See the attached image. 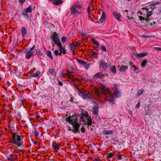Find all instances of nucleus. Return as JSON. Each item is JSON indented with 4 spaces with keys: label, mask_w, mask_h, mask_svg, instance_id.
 Returning a JSON list of instances; mask_svg holds the SVG:
<instances>
[{
    "label": "nucleus",
    "mask_w": 161,
    "mask_h": 161,
    "mask_svg": "<svg viewBox=\"0 0 161 161\" xmlns=\"http://www.w3.org/2000/svg\"><path fill=\"white\" fill-rule=\"evenodd\" d=\"M80 121L84 123L85 125H87L88 128L92 125V123L91 117L90 116L87 111L84 113L81 112L79 116Z\"/></svg>",
    "instance_id": "obj_1"
},
{
    "label": "nucleus",
    "mask_w": 161,
    "mask_h": 161,
    "mask_svg": "<svg viewBox=\"0 0 161 161\" xmlns=\"http://www.w3.org/2000/svg\"><path fill=\"white\" fill-rule=\"evenodd\" d=\"M12 134L13 135L12 143L14 146L17 147H20L23 146V136L18 135L15 133H12Z\"/></svg>",
    "instance_id": "obj_2"
},
{
    "label": "nucleus",
    "mask_w": 161,
    "mask_h": 161,
    "mask_svg": "<svg viewBox=\"0 0 161 161\" xmlns=\"http://www.w3.org/2000/svg\"><path fill=\"white\" fill-rule=\"evenodd\" d=\"M79 115L77 116L76 115H73L72 116H69L66 118V121L68 122L69 123L72 125H79L78 127H80V124L78 123V118H79Z\"/></svg>",
    "instance_id": "obj_3"
},
{
    "label": "nucleus",
    "mask_w": 161,
    "mask_h": 161,
    "mask_svg": "<svg viewBox=\"0 0 161 161\" xmlns=\"http://www.w3.org/2000/svg\"><path fill=\"white\" fill-rule=\"evenodd\" d=\"M35 48V45H34L31 48L27 49L25 50L24 53H25V57L26 59H30L32 56L34 55V50Z\"/></svg>",
    "instance_id": "obj_4"
},
{
    "label": "nucleus",
    "mask_w": 161,
    "mask_h": 161,
    "mask_svg": "<svg viewBox=\"0 0 161 161\" xmlns=\"http://www.w3.org/2000/svg\"><path fill=\"white\" fill-rule=\"evenodd\" d=\"M72 126L73 127V129H71L70 127L68 126H67L68 128L67 130L69 131H72L75 134L80 133V127H78L79 125L78 124L76 125H73Z\"/></svg>",
    "instance_id": "obj_5"
},
{
    "label": "nucleus",
    "mask_w": 161,
    "mask_h": 161,
    "mask_svg": "<svg viewBox=\"0 0 161 161\" xmlns=\"http://www.w3.org/2000/svg\"><path fill=\"white\" fill-rule=\"evenodd\" d=\"M51 39L54 42V44H56L57 43L60 42L58 35L56 32H54L53 33Z\"/></svg>",
    "instance_id": "obj_6"
},
{
    "label": "nucleus",
    "mask_w": 161,
    "mask_h": 161,
    "mask_svg": "<svg viewBox=\"0 0 161 161\" xmlns=\"http://www.w3.org/2000/svg\"><path fill=\"white\" fill-rule=\"evenodd\" d=\"M40 71L37 70L35 71H31L28 72L27 76L30 78L37 77L40 74Z\"/></svg>",
    "instance_id": "obj_7"
},
{
    "label": "nucleus",
    "mask_w": 161,
    "mask_h": 161,
    "mask_svg": "<svg viewBox=\"0 0 161 161\" xmlns=\"http://www.w3.org/2000/svg\"><path fill=\"white\" fill-rule=\"evenodd\" d=\"M92 21L95 23H102L104 22L105 19V14L104 11L102 12V14L101 16V18L99 19H97V21L96 22L93 19L91 18H90Z\"/></svg>",
    "instance_id": "obj_8"
},
{
    "label": "nucleus",
    "mask_w": 161,
    "mask_h": 161,
    "mask_svg": "<svg viewBox=\"0 0 161 161\" xmlns=\"http://www.w3.org/2000/svg\"><path fill=\"white\" fill-rule=\"evenodd\" d=\"M155 8H152L150 7L149 8H142V9H145L146 10V13H147V17H150L153 14V11Z\"/></svg>",
    "instance_id": "obj_9"
},
{
    "label": "nucleus",
    "mask_w": 161,
    "mask_h": 161,
    "mask_svg": "<svg viewBox=\"0 0 161 161\" xmlns=\"http://www.w3.org/2000/svg\"><path fill=\"white\" fill-rule=\"evenodd\" d=\"M107 64L105 61L101 62L99 65V68L103 70H106L108 66H107Z\"/></svg>",
    "instance_id": "obj_10"
},
{
    "label": "nucleus",
    "mask_w": 161,
    "mask_h": 161,
    "mask_svg": "<svg viewBox=\"0 0 161 161\" xmlns=\"http://www.w3.org/2000/svg\"><path fill=\"white\" fill-rule=\"evenodd\" d=\"M77 61L79 64L84 66L87 69H88L89 65L87 64L86 62L78 58H77Z\"/></svg>",
    "instance_id": "obj_11"
},
{
    "label": "nucleus",
    "mask_w": 161,
    "mask_h": 161,
    "mask_svg": "<svg viewBox=\"0 0 161 161\" xmlns=\"http://www.w3.org/2000/svg\"><path fill=\"white\" fill-rule=\"evenodd\" d=\"M55 69L53 68H49L48 72L47 73V75H48L50 78L52 77V75H55Z\"/></svg>",
    "instance_id": "obj_12"
},
{
    "label": "nucleus",
    "mask_w": 161,
    "mask_h": 161,
    "mask_svg": "<svg viewBox=\"0 0 161 161\" xmlns=\"http://www.w3.org/2000/svg\"><path fill=\"white\" fill-rule=\"evenodd\" d=\"M113 14L114 18L118 21H120L121 20V15L117 12L114 11L113 12Z\"/></svg>",
    "instance_id": "obj_13"
},
{
    "label": "nucleus",
    "mask_w": 161,
    "mask_h": 161,
    "mask_svg": "<svg viewBox=\"0 0 161 161\" xmlns=\"http://www.w3.org/2000/svg\"><path fill=\"white\" fill-rule=\"evenodd\" d=\"M21 15L22 16L24 17V18L26 20H28L30 19L28 13H26L23 10H22L21 12Z\"/></svg>",
    "instance_id": "obj_14"
},
{
    "label": "nucleus",
    "mask_w": 161,
    "mask_h": 161,
    "mask_svg": "<svg viewBox=\"0 0 161 161\" xmlns=\"http://www.w3.org/2000/svg\"><path fill=\"white\" fill-rule=\"evenodd\" d=\"M93 110L92 113L95 115H98L99 114V109L96 106L92 107Z\"/></svg>",
    "instance_id": "obj_15"
},
{
    "label": "nucleus",
    "mask_w": 161,
    "mask_h": 161,
    "mask_svg": "<svg viewBox=\"0 0 161 161\" xmlns=\"http://www.w3.org/2000/svg\"><path fill=\"white\" fill-rule=\"evenodd\" d=\"M114 93L116 97L118 98L121 97V92L120 91H119L118 90H114Z\"/></svg>",
    "instance_id": "obj_16"
},
{
    "label": "nucleus",
    "mask_w": 161,
    "mask_h": 161,
    "mask_svg": "<svg viewBox=\"0 0 161 161\" xmlns=\"http://www.w3.org/2000/svg\"><path fill=\"white\" fill-rule=\"evenodd\" d=\"M104 76V75L103 74L102 72L97 73L95 74L93 76V78L97 79V78H101L103 76Z\"/></svg>",
    "instance_id": "obj_17"
},
{
    "label": "nucleus",
    "mask_w": 161,
    "mask_h": 161,
    "mask_svg": "<svg viewBox=\"0 0 161 161\" xmlns=\"http://www.w3.org/2000/svg\"><path fill=\"white\" fill-rule=\"evenodd\" d=\"M81 97L83 99H88L89 100L92 99V97L89 96L87 94L84 92L82 95Z\"/></svg>",
    "instance_id": "obj_18"
},
{
    "label": "nucleus",
    "mask_w": 161,
    "mask_h": 161,
    "mask_svg": "<svg viewBox=\"0 0 161 161\" xmlns=\"http://www.w3.org/2000/svg\"><path fill=\"white\" fill-rule=\"evenodd\" d=\"M79 11L76 9V8L73 5L71 8V14H79Z\"/></svg>",
    "instance_id": "obj_19"
},
{
    "label": "nucleus",
    "mask_w": 161,
    "mask_h": 161,
    "mask_svg": "<svg viewBox=\"0 0 161 161\" xmlns=\"http://www.w3.org/2000/svg\"><path fill=\"white\" fill-rule=\"evenodd\" d=\"M102 132L104 135H108L110 134H112L114 133V130H103Z\"/></svg>",
    "instance_id": "obj_20"
},
{
    "label": "nucleus",
    "mask_w": 161,
    "mask_h": 161,
    "mask_svg": "<svg viewBox=\"0 0 161 161\" xmlns=\"http://www.w3.org/2000/svg\"><path fill=\"white\" fill-rule=\"evenodd\" d=\"M27 30L25 27H22L21 28V33L22 37L23 38L25 37L27 34Z\"/></svg>",
    "instance_id": "obj_21"
},
{
    "label": "nucleus",
    "mask_w": 161,
    "mask_h": 161,
    "mask_svg": "<svg viewBox=\"0 0 161 161\" xmlns=\"http://www.w3.org/2000/svg\"><path fill=\"white\" fill-rule=\"evenodd\" d=\"M148 53L147 52H146L143 53H138L136 56L137 58H140L147 56L148 55Z\"/></svg>",
    "instance_id": "obj_22"
},
{
    "label": "nucleus",
    "mask_w": 161,
    "mask_h": 161,
    "mask_svg": "<svg viewBox=\"0 0 161 161\" xmlns=\"http://www.w3.org/2000/svg\"><path fill=\"white\" fill-rule=\"evenodd\" d=\"M128 69V67L127 66L123 65L119 68V70L121 72H125Z\"/></svg>",
    "instance_id": "obj_23"
},
{
    "label": "nucleus",
    "mask_w": 161,
    "mask_h": 161,
    "mask_svg": "<svg viewBox=\"0 0 161 161\" xmlns=\"http://www.w3.org/2000/svg\"><path fill=\"white\" fill-rule=\"evenodd\" d=\"M148 63V60L147 59L146 60H144L143 62L141 63V67L142 68H145L146 67V65Z\"/></svg>",
    "instance_id": "obj_24"
},
{
    "label": "nucleus",
    "mask_w": 161,
    "mask_h": 161,
    "mask_svg": "<svg viewBox=\"0 0 161 161\" xmlns=\"http://www.w3.org/2000/svg\"><path fill=\"white\" fill-rule=\"evenodd\" d=\"M32 10L33 9L32 8L31 6L30 5L27 8L25 9L24 11L26 13H29L31 12L32 11Z\"/></svg>",
    "instance_id": "obj_25"
},
{
    "label": "nucleus",
    "mask_w": 161,
    "mask_h": 161,
    "mask_svg": "<svg viewBox=\"0 0 161 161\" xmlns=\"http://www.w3.org/2000/svg\"><path fill=\"white\" fill-rule=\"evenodd\" d=\"M109 69L114 74H115L116 73L115 67L114 66L110 67Z\"/></svg>",
    "instance_id": "obj_26"
},
{
    "label": "nucleus",
    "mask_w": 161,
    "mask_h": 161,
    "mask_svg": "<svg viewBox=\"0 0 161 161\" xmlns=\"http://www.w3.org/2000/svg\"><path fill=\"white\" fill-rule=\"evenodd\" d=\"M62 3V1L61 0H56L53 2V3L55 5H58Z\"/></svg>",
    "instance_id": "obj_27"
},
{
    "label": "nucleus",
    "mask_w": 161,
    "mask_h": 161,
    "mask_svg": "<svg viewBox=\"0 0 161 161\" xmlns=\"http://www.w3.org/2000/svg\"><path fill=\"white\" fill-rule=\"evenodd\" d=\"M46 55L51 59H53V58L52 55V52L50 51H46Z\"/></svg>",
    "instance_id": "obj_28"
},
{
    "label": "nucleus",
    "mask_w": 161,
    "mask_h": 161,
    "mask_svg": "<svg viewBox=\"0 0 161 161\" xmlns=\"http://www.w3.org/2000/svg\"><path fill=\"white\" fill-rule=\"evenodd\" d=\"M145 92V90L144 89H141L138 90L137 93V96L139 97L140 96L143 94V93Z\"/></svg>",
    "instance_id": "obj_29"
},
{
    "label": "nucleus",
    "mask_w": 161,
    "mask_h": 161,
    "mask_svg": "<svg viewBox=\"0 0 161 161\" xmlns=\"http://www.w3.org/2000/svg\"><path fill=\"white\" fill-rule=\"evenodd\" d=\"M113 85L114 88V90H118L119 88L120 87L121 84H116L114 83Z\"/></svg>",
    "instance_id": "obj_30"
},
{
    "label": "nucleus",
    "mask_w": 161,
    "mask_h": 161,
    "mask_svg": "<svg viewBox=\"0 0 161 161\" xmlns=\"http://www.w3.org/2000/svg\"><path fill=\"white\" fill-rule=\"evenodd\" d=\"M70 48L71 51L72 52H74V50L76 49V47L74 43L70 44Z\"/></svg>",
    "instance_id": "obj_31"
},
{
    "label": "nucleus",
    "mask_w": 161,
    "mask_h": 161,
    "mask_svg": "<svg viewBox=\"0 0 161 161\" xmlns=\"http://www.w3.org/2000/svg\"><path fill=\"white\" fill-rule=\"evenodd\" d=\"M60 145V144L59 143H57L56 144V146H55L54 145H53L52 146L53 147L54 149L56 150H57L59 149Z\"/></svg>",
    "instance_id": "obj_32"
},
{
    "label": "nucleus",
    "mask_w": 161,
    "mask_h": 161,
    "mask_svg": "<svg viewBox=\"0 0 161 161\" xmlns=\"http://www.w3.org/2000/svg\"><path fill=\"white\" fill-rule=\"evenodd\" d=\"M91 41L94 44L97 46L99 45V42L98 41H96L94 38H92L91 39Z\"/></svg>",
    "instance_id": "obj_33"
},
{
    "label": "nucleus",
    "mask_w": 161,
    "mask_h": 161,
    "mask_svg": "<svg viewBox=\"0 0 161 161\" xmlns=\"http://www.w3.org/2000/svg\"><path fill=\"white\" fill-rule=\"evenodd\" d=\"M56 45L59 47V51H62L63 48L62 46L61 43L59 42V43H57Z\"/></svg>",
    "instance_id": "obj_34"
},
{
    "label": "nucleus",
    "mask_w": 161,
    "mask_h": 161,
    "mask_svg": "<svg viewBox=\"0 0 161 161\" xmlns=\"http://www.w3.org/2000/svg\"><path fill=\"white\" fill-rule=\"evenodd\" d=\"M153 37V36L152 35H142V37L143 38H148Z\"/></svg>",
    "instance_id": "obj_35"
},
{
    "label": "nucleus",
    "mask_w": 161,
    "mask_h": 161,
    "mask_svg": "<svg viewBox=\"0 0 161 161\" xmlns=\"http://www.w3.org/2000/svg\"><path fill=\"white\" fill-rule=\"evenodd\" d=\"M114 153H108L107 155V158L109 159L110 158H111L114 155Z\"/></svg>",
    "instance_id": "obj_36"
},
{
    "label": "nucleus",
    "mask_w": 161,
    "mask_h": 161,
    "mask_svg": "<svg viewBox=\"0 0 161 161\" xmlns=\"http://www.w3.org/2000/svg\"><path fill=\"white\" fill-rule=\"evenodd\" d=\"M67 40V38L65 36H63L61 38V42L62 43L65 42Z\"/></svg>",
    "instance_id": "obj_37"
},
{
    "label": "nucleus",
    "mask_w": 161,
    "mask_h": 161,
    "mask_svg": "<svg viewBox=\"0 0 161 161\" xmlns=\"http://www.w3.org/2000/svg\"><path fill=\"white\" fill-rule=\"evenodd\" d=\"M160 4V3L158 2H156L152 3L150 4L151 7L152 8L153 7L156 5H158Z\"/></svg>",
    "instance_id": "obj_38"
},
{
    "label": "nucleus",
    "mask_w": 161,
    "mask_h": 161,
    "mask_svg": "<svg viewBox=\"0 0 161 161\" xmlns=\"http://www.w3.org/2000/svg\"><path fill=\"white\" fill-rule=\"evenodd\" d=\"M73 5L76 8L78 9H80L82 8L81 5L80 4H74Z\"/></svg>",
    "instance_id": "obj_39"
},
{
    "label": "nucleus",
    "mask_w": 161,
    "mask_h": 161,
    "mask_svg": "<svg viewBox=\"0 0 161 161\" xmlns=\"http://www.w3.org/2000/svg\"><path fill=\"white\" fill-rule=\"evenodd\" d=\"M100 49L101 50L103 51L104 52L107 51L106 48L105 47L104 45H101L100 47Z\"/></svg>",
    "instance_id": "obj_40"
},
{
    "label": "nucleus",
    "mask_w": 161,
    "mask_h": 161,
    "mask_svg": "<svg viewBox=\"0 0 161 161\" xmlns=\"http://www.w3.org/2000/svg\"><path fill=\"white\" fill-rule=\"evenodd\" d=\"M13 155L12 154H10L6 156V158L8 160H11L12 158L13 157Z\"/></svg>",
    "instance_id": "obj_41"
},
{
    "label": "nucleus",
    "mask_w": 161,
    "mask_h": 161,
    "mask_svg": "<svg viewBox=\"0 0 161 161\" xmlns=\"http://www.w3.org/2000/svg\"><path fill=\"white\" fill-rule=\"evenodd\" d=\"M36 53L37 54L40 55H42L43 54V53L41 52L40 50L39 49L37 50L36 51Z\"/></svg>",
    "instance_id": "obj_42"
},
{
    "label": "nucleus",
    "mask_w": 161,
    "mask_h": 161,
    "mask_svg": "<svg viewBox=\"0 0 161 161\" xmlns=\"http://www.w3.org/2000/svg\"><path fill=\"white\" fill-rule=\"evenodd\" d=\"M107 100L113 103H114V99H113V98H109V99H107Z\"/></svg>",
    "instance_id": "obj_43"
},
{
    "label": "nucleus",
    "mask_w": 161,
    "mask_h": 161,
    "mask_svg": "<svg viewBox=\"0 0 161 161\" xmlns=\"http://www.w3.org/2000/svg\"><path fill=\"white\" fill-rule=\"evenodd\" d=\"M34 134L35 135L36 137H37L39 134V132L36 130H35L34 131Z\"/></svg>",
    "instance_id": "obj_44"
},
{
    "label": "nucleus",
    "mask_w": 161,
    "mask_h": 161,
    "mask_svg": "<svg viewBox=\"0 0 161 161\" xmlns=\"http://www.w3.org/2000/svg\"><path fill=\"white\" fill-rule=\"evenodd\" d=\"M84 126H82L81 129H80V130H81V132H82V133H85V128H84Z\"/></svg>",
    "instance_id": "obj_45"
},
{
    "label": "nucleus",
    "mask_w": 161,
    "mask_h": 161,
    "mask_svg": "<svg viewBox=\"0 0 161 161\" xmlns=\"http://www.w3.org/2000/svg\"><path fill=\"white\" fill-rule=\"evenodd\" d=\"M140 100L137 103L136 105V108H140Z\"/></svg>",
    "instance_id": "obj_46"
},
{
    "label": "nucleus",
    "mask_w": 161,
    "mask_h": 161,
    "mask_svg": "<svg viewBox=\"0 0 161 161\" xmlns=\"http://www.w3.org/2000/svg\"><path fill=\"white\" fill-rule=\"evenodd\" d=\"M70 72L69 71V70H67V75L68 76V78L70 79Z\"/></svg>",
    "instance_id": "obj_47"
},
{
    "label": "nucleus",
    "mask_w": 161,
    "mask_h": 161,
    "mask_svg": "<svg viewBox=\"0 0 161 161\" xmlns=\"http://www.w3.org/2000/svg\"><path fill=\"white\" fill-rule=\"evenodd\" d=\"M138 18L139 19L141 20H144V21L145 19V18H144V17H143L141 16H140V15L138 16Z\"/></svg>",
    "instance_id": "obj_48"
},
{
    "label": "nucleus",
    "mask_w": 161,
    "mask_h": 161,
    "mask_svg": "<svg viewBox=\"0 0 161 161\" xmlns=\"http://www.w3.org/2000/svg\"><path fill=\"white\" fill-rule=\"evenodd\" d=\"M74 84L75 85V86H74V88L78 91H80V89L75 84Z\"/></svg>",
    "instance_id": "obj_49"
},
{
    "label": "nucleus",
    "mask_w": 161,
    "mask_h": 161,
    "mask_svg": "<svg viewBox=\"0 0 161 161\" xmlns=\"http://www.w3.org/2000/svg\"><path fill=\"white\" fill-rule=\"evenodd\" d=\"M95 93L96 94V95H97V96H100V92L98 90H95Z\"/></svg>",
    "instance_id": "obj_50"
},
{
    "label": "nucleus",
    "mask_w": 161,
    "mask_h": 161,
    "mask_svg": "<svg viewBox=\"0 0 161 161\" xmlns=\"http://www.w3.org/2000/svg\"><path fill=\"white\" fill-rule=\"evenodd\" d=\"M25 0H19V2L21 4L23 5L24 3L25 2Z\"/></svg>",
    "instance_id": "obj_51"
},
{
    "label": "nucleus",
    "mask_w": 161,
    "mask_h": 161,
    "mask_svg": "<svg viewBox=\"0 0 161 161\" xmlns=\"http://www.w3.org/2000/svg\"><path fill=\"white\" fill-rule=\"evenodd\" d=\"M58 51L57 50H55L54 51V53L56 56L58 55Z\"/></svg>",
    "instance_id": "obj_52"
},
{
    "label": "nucleus",
    "mask_w": 161,
    "mask_h": 161,
    "mask_svg": "<svg viewBox=\"0 0 161 161\" xmlns=\"http://www.w3.org/2000/svg\"><path fill=\"white\" fill-rule=\"evenodd\" d=\"M92 53L93 54L97 55L98 54V52L97 50L93 51Z\"/></svg>",
    "instance_id": "obj_53"
},
{
    "label": "nucleus",
    "mask_w": 161,
    "mask_h": 161,
    "mask_svg": "<svg viewBox=\"0 0 161 161\" xmlns=\"http://www.w3.org/2000/svg\"><path fill=\"white\" fill-rule=\"evenodd\" d=\"M149 17H147L146 18H145V21L146 22V23H148L149 20Z\"/></svg>",
    "instance_id": "obj_54"
},
{
    "label": "nucleus",
    "mask_w": 161,
    "mask_h": 161,
    "mask_svg": "<svg viewBox=\"0 0 161 161\" xmlns=\"http://www.w3.org/2000/svg\"><path fill=\"white\" fill-rule=\"evenodd\" d=\"M115 96L113 94H111L110 95V98H113V99H115Z\"/></svg>",
    "instance_id": "obj_55"
},
{
    "label": "nucleus",
    "mask_w": 161,
    "mask_h": 161,
    "mask_svg": "<svg viewBox=\"0 0 161 161\" xmlns=\"http://www.w3.org/2000/svg\"><path fill=\"white\" fill-rule=\"evenodd\" d=\"M101 91H102L103 92L104 94L106 93V89L104 88H102L101 89Z\"/></svg>",
    "instance_id": "obj_56"
},
{
    "label": "nucleus",
    "mask_w": 161,
    "mask_h": 161,
    "mask_svg": "<svg viewBox=\"0 0 161 161\" xmlns=\"http://www.w3.org/2000/svg\"><path fill=\"white\" fill-rule=\"evenodd\" d=\"M155 50L158 51H161V48L158 47H155Z\"/></svg>",
    "instance_id": "obj_57"
},
{
    "label": "nucleus",
    "mask_w": 161,
    "mask_h": 161,
    "mask_svg": "<svg viewBox=\"0 0 161 161\" xmlns=\"http://www.w3.org/2000/svg\"><path fill=\"white\" fill-rule=\"evenodd\" d=\"M58 84L60 86H63V83L61 81H58Z\"/></svg>",
    "instance_id": "obj_58"
},
{
    "label": "nucleus",
    "mask_w": 161,
    "mask_h": 161,
    "mask_svg": "<svg viewBox=\"0 0 161 161\" xmlns=\"http://www.w3.org/2000/svg\"><path fill=\"white\" fill-rule=\"evenodd\" d=\"M25 99H24V98L23 99H20V102H21L22 104H23V103L25 101Z\"/></svg>",
    "instance_id": "obj_59"
},
{
    "label": "nucleus",
    "mask_w": 161,
    "mask_h": 161,
    "mask_svg": "<svg viewBox=\"0 0 161 161\" xmlns=\"http://www.w3.org/2000/svg\"><path fill=\"white\" fill-rule=\"evenodd\" d=\"M117 157L118 159L119 160H121L122 159V157L120 155H118Z\"/></svg>",
    "instance_id": "obj_60"
},
{
    "label": "nucleus",
    "mask_w": 161,
    "mask_h": 161,
    "mask_svg": "<svg viewBox=\"0 0 161 161\" xmlns=\"http://www.w3.org/2000/svg\"><path fill=\"white\" fill-rule=\"evenodd\" d=\"M62 52L63 53V54H64L66 53V51L64 48H63L62 50Z\"/></svg>",
    "instance_id": "obj_61"
},
{
    "label": "nucleus",
    "mask_w": 161,
    "mask_h": 161,
    "mask_svg": "<svg viewBox=\"0 0 161 161\" xmlns=\"http://www.w3.org/2000/svg\"><path fill=\"white\" fill-rule=\"evenodd\" d=\"M91 8L90 6L88 7L87 8V12L88 13H91Z\"/></svg>",
    "instance_id": "obj_62"
},
{
    "label": "nucleus",
    "mask_w": 161,
    "mask_h": 161,
    "mask_svg": "<svg viewBox=\"0 0 161 161\" xmlns=\"http://www.w3.org/2000/svg\"><path fill=\"white\" fill-rule=\"evenodd\" d=\"M92 15V14L91 13H88V16L89 18H91V15Z\"/></svg>",
    "instance_id": "obj_63"
},
{
    "label": "nucleus",
    "mask_w": 161,
    "mask_h": 161,
    "mask_svg": "<svg viewBox=\"0 0 161 161\" xmlns=\"http://www.w3.org/2000/svg\"><path fill=\"white\" fill-rule=\"evenodd\" d=\"M40 116L38 115H36L35 114V118L38 119L39 118H40Z\"/></svg>",
    "instance_id": "obj_64"
}]
</instances>
